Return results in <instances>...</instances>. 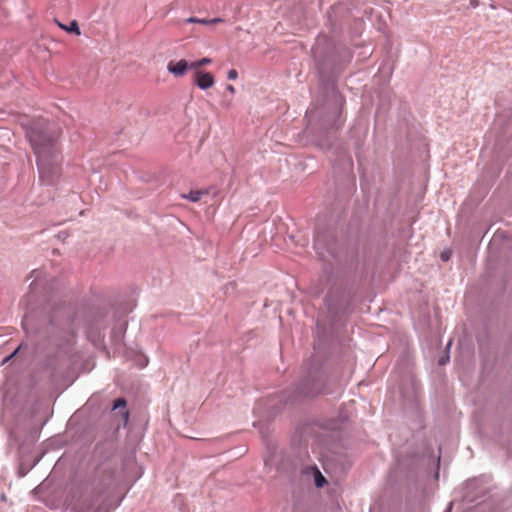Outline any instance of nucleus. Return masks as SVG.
Here are the masks:
<instances>
[{
  "label": "nucleus",
  "instance_id": "nucleus-8",
  "mask_svg": "<svg viewBox=\"0 0 512 512\" xmlns=\"http://www.w3.org/2000/svg\"><path fill=\"white\" fill-rule=\"evenodd\" d=\"M56 22H57L58 26L61 29L65 30V31H67L69 33H75L76 35H80L81 34L79 25H78L76 20H72L69 23V25H64V24H62V23H60L58 21H56Z\"/></svg>",
  "mask_w": 512,
  "mask_h": 512
},
{
  "label": "nucleus",
  "instance_id": "nucleus-14",
  "mask_svg": "<svg viewBox=\"0 0 512 512\" xmlns=\"http://www.w3.org/2000/svg\"><path fill=\"white\" fill-rule=\"evenodd\" d=\"M186 23H199L203 25H208V21L205 18H196V17H190L186 19Z\"/></svg>",
  "mask_w": 512,
  "mask_h": 512
},
{
  "label": "nucleus",
  "instance_id": "nucleus-3",
  "mask_svg": "<svg viewBox=\"0 0 512 512\" xmlns=\"http://www.w3.org/2000/svg\"><path fill=\"white\" fill-rule=\"evenodd\" d=\"M105 328L106 320L104 316H97L89 322L87 336L95 346H100L102 344L104 338L103 330Z\"/></svg>",
  "mask_w": 512,
  "mask_h": 512
},
{
  "label": "nucleus",
  "instance_id": "nucleus-20",
  "mask_svg": "<svg viewBox=\"0 0 512 512\" xmlns=\"http://www.w3.org/2000/svg\"><path fill=\"white\" fill-rule=\"evenodd\" d=\"M207 21H208V24H216V23L223 22V19L222 18H213V19H207Z\"/></svg>",
  "mask_w": 512,
  "mask_h": 512
},
{
  "label": "nucleus",
  "instance_id": "nucleus-26",
  "mask_svg": "<svg viewBox=\"0 0 512 512\" xmlns=\"http://www.w3.org/2000/svg\"><path fill=\"white\" fill-rule=\"evenodd\" d=\"M36 286H37L36 283H34V282L30 283V287L32 290H34L36 288Z\"/></svg>",
  "mask_w": 512,
  "mask_h": 512
},
{
  "label": "nucleus",
  "instance_id": "nucleus-27",
  "mask_svg": "<svg viewBox=\"0 0 512 512\" xmlns=\"http://www.w3.org/2000/svg\"><path fill=\"white\" fill-rule=\"evenodd\" d=\"M450 346H451V340L448 342L447 348H449Z\"/></svg>",
  "mask_w": 512,
  "mask_h": 512
},
{
  "label": "nucleus",
  "instance_id": "nucleus-25",
  "mask_svg": "<svg viewBox=\"0 0 512 512\" xmlns=\"http://www.w3.org/2000/svg\"><path fill=\"white\" fill-rule=\"evenodd\" d=\"M39 274H40V272H38V271L32 272V275H35V280L38 278Z\"/></svg>",
  "mask_w": 512,
  "mask_h": 512
},
{
  "label": "nucleus",
  "instance_id": "nucleus-13",
  "mask_svg": "<svg viewBox=\"0 0 512 512\" xmlns=\"http://www.w3.org/2000/svg\"><path fill=\"white\" fill-rule=\"evenodd\" d=\"M212 60L210 58H202L198 61H194L190 63V69H198L199 67H202L204 65L210 64Z\"/></svg>",
  "mask_w": 512,
  "mask_h": 512
},
{
  "label": "nucleus",
  "instance_id": "nucleus-2",
  "mask_svg": "<svg viewBox=\"0 0 512 512\" xmlns=\"http://www.w3.org/2000/svg\"><path fill=\"white\" fill-rule=\"evenodd\" d=\"M119 468L114 460L99 464L90 480L91 491L95 496H101L119 484Z\"/></svg>",
  "mask_w": 512,
  "mask_h": 512
},
{
  "label": "nucleus",
  "instance_id": "nucleus-9",
  "mask_svg": "<svg viewBox=\"0 0 512 512\" xmlns=\"http://www.w3.org/2000/svg\"><path fill=\"white\" fill-rule=\"evenodd\" d=\"M313 470H314L315 486L318 488L323 487L324 484L326 483L325 477L321 474V472L319 471V469L317 467H313Z\"/></svg>",
  "mask_w": 512,
  "mask_h": 512
},
{
  "label": "nucleus",
  "instance_id": "nucleus-12",
  "mask_svg": "<svg viewBox=\"0 0 512 512\" xmlns=\"http://www.w3.org/2000/svg\"><path fill=\"white\" fill-rule=\"evenodd\" d=\"M317 393H319V389L314 388V387H309L307 384H303L301 391H300V394H302L304 396H311V395H314Z\"/></svg>",
  "mask_w": 512,
  "mask_h": 512
},
{
  "label": "nucleus",
  "instance_id": "nucleus-24",
  "mask_svg": "<svg viewBox=\"0 0 512 512\" xmlns=\"http://www.w3.org/2000/svg\"><path fill=\"white\" fill-rule=\"evenodd\" d=\"M448 359H449V356H447L446 358H441V359L439 360V364H440V365H444V364L447 362V360H448Z\"/></svg>",
  "mask_w": 512,
  "mask_h": 512
},
{
  "label": "nucleus",
  "instance_id": "nucleus-17",
  "mask_svg": "<svg viewBox=\"0 0 512 512\" xmlns=\"http://www.w3.org/2000/svg\"><path fill=\"white\" fill-rule=\"evenodd\" d=\"M330 86H331V90H332V97L335 100V102L338 103V101L340 100V96H339L338 92L336 91L334 84L332 83Z\"/></svg>",
  "mask_w": 512,
  "mask_h": 512
},
{
  "label": "nucleus",
  "instance_id": "nucleus-15",
  "mask_svg": "<svg viewBox=\"0 0 512 512\" xmlns=\"http://www.w3.org/2000/svg\"><path fill=\"white\" fill-rule=\"evenodd\" d=\"M314 247L319 250L323 247V241L319 235H316L314 238Z\"/></svg>",
  "mask_w": 512,
  "mask_h": 512
},
{
  "label": "nucleus",
  "instance_id": "nucleus-18",
  "mask_svg": "<svg viewBox=\"0 0 512 512\" xmlns=\"http://www.w3.org/2000/svg\"><path fill=\"white\" fill-rule=\"evenodd\" d=\"M21 346L17 347L13 353H11L9 356H7L6 358H4L3 362L2 363H6L8 362L11 358H13L17 353L18 351L20 350Z\"/></svg>",
  "mask_w": 512,
  "mask_h": 512
},
{
  "label": "nucleus",
  "instance_id": "nucleus-16",
  "mask_svg": "<svg viewBox=\"0 0 512 512\" xmlns=\"http://www.w3.org/2000/svg\"><path fill=\"white\" fill-rule=\"evenodd\" d=\"M227 78L229 80H236L238 78V72L235 69H231L227 72Z\"/></svg>",
  "mask_w": 512,
  "mask_h": 512
},
{
  "label": "nucleus",
  "instance_id": "nucleus-7",
  "mask_svg": "<svg viewBox=\"0 0 512 512\" xmlns=\"http://www.w3.org/2000/svg\"><path fill=\"white\" fill-rule=\"evenodd\" d=\"M119 408H122L123 409V418H124V421L127 422L128 421V418H129V412L128 410L126 409V400L124 398H118L117 400L114 401V404L112 406V410H117Z\"/></svg>",
  "mask_w": 512,
  "mask_h": 512
},
{
  "label": "nucleus",
  "instance_id": "nucleus-6",
  "mask_svg": "<svg viewBox=\"0 0 512 512\" xmlns=\"http://www.w3.org/2000/svg\"><path fill=\"white\" fill-rule=\"evenodd\" d=\"M127 322L125 320H117L111 331V339L115 344L122 342L126 332Z\"/></svg>",
  "mask_w": 512,
  "mask_h": 512
},
{
  "label": "nucleus",
  "instance_id": "nucleus-11",
  "mask_svg": "<svg viewBox=\"0 0 512 512\" xmlns=\"http://www.w3.org/2000/svg\"><path fill=\"white\" fill-rule=\"evenodd\" d=\"M32 322V317L28 314L25 315L24 319L22 320V327L26 331V333H37V331H34L30 324Z\"/></svg>",
  "mask_w": 512,
  "mask_h": 512
},
{
  "label": "nucleus",
  "instance_id": "nucleus-21",
  "mask_svg": "<svg viewBox=\"0 0 512 512\" xmlns=\"http://www.w3.org/2000/svg\"><path fill=\"white\" fill-rule=\"evenodd\" d=\"M226 90L229 91L231 94L235 93V88L233 85H227Z\"/></svg>",
  "mask_w": 512,
  "mask_h": 512
},
{
  "label": "nucleus",
  "instance_id": "nucleus-4",
  "mask_svg": "<svg viewBox=\"0 0 512 512\" xmlns=\"http://www.w3.org/2000/svg\"><path fill=\"white\" fill-rule=\"evenodd\" d=\"M195 76V84L201 90H207L215 83L214 77L209 72L197 71Z\"/></svg>",
  "mask_w": 512,
  "mask_h": 512
},
{
  "label": "nucleus",
  "instance_id": "nucleus-10",
  "mask_svg": "<svg viewBox=\"0 0 512 512\" xmlns=\"http://www.w3.org/2000/svg\"><path fill=\"white\" fill-rule=\"evenodd\" d=\"M203 194L204 193L202 191L196 190V191H191L188 194L183 195L182 197L190 200L191 202H198L201 199Z\"/></svg>",
  "mask_w": 512,
  "mask_h": 512
},
{
  "label": "nucleus",
  "instance_id": "nucleus-23",
  "mask_svg": "<svg viewBox=\"0 0 512 512\" xmlns=\"http://www.w3.org/2000/svg\"><path fill=\"white\" fill-rule=\"evenodd\" d=\"M313 53H314V57H315V59H317V49H315ZM316 61H317V65H318L319 69H321V63H320V61H318V60H316Z\"/></svg>",
  "mask_w": 512,
  "mask_h": 512
},
{
  "label": "nucleus",
  "instance_id": "nucleus-5",
  "mask_svg": "<svg viewBox=\"0 0 512 512\" xmlns=\"http://www.w3.org/2000/svg\"><path fill=\"white\" fill-rule=\"evenodd\" d=\"M187 69H190V63L184 59H181L177 62L170 61L167 65L168 72L176 77L183 76Z\"/></svg>",
  "mask_w": 512,
  "mask_h": 512
},
{
  "label": "nucleus",
  "instance_id": "nucleus-1",
  "mask_svg": "<svg viewBox=\"0 0 512 512\" xmlns=\"http://www.w3.org/2000/svg\"><path fill=\"white\" fill-rule=\"evenodd\" d=\"M24 128L36 156L39 179L44 185H52L61 175L58 133L53 124L44 120L25 124Z\"/></svg>",
  "mask_w": 512,
  "mask_h": 512
},
{
  "label": "nucleus",
  "instance_id": "nucleus-19",
  "mask_svg": "<svg viewBox=\"0 0 512 512\" xmlns=\"http://www.w3.org/2000/svg\"><path fill=\"white\" fill-rule=\"evenodd\" d=\"M441 259L443 261H448L451 257V252L450 251H443L440 255Z\"/></svg>",
  "mask_w": 512,
  "mask_h": 512
},
{
  "label": "nucleus",
  "instance_id": "nucleus-22",
  "mask_svg": "<svg viewBox=\"0 0 512 512\" xmlns=\"http://www.w3.org/2000/svg\"><path fill=\"white\" fill-rule=\"evenodd\" d=\"M340 114V111L339 109L336 107L335 110H334V113H333V119H336Z\"/></svg>",
  "mask_w": 512,
  "mask_h": 512
}]
</instances>
